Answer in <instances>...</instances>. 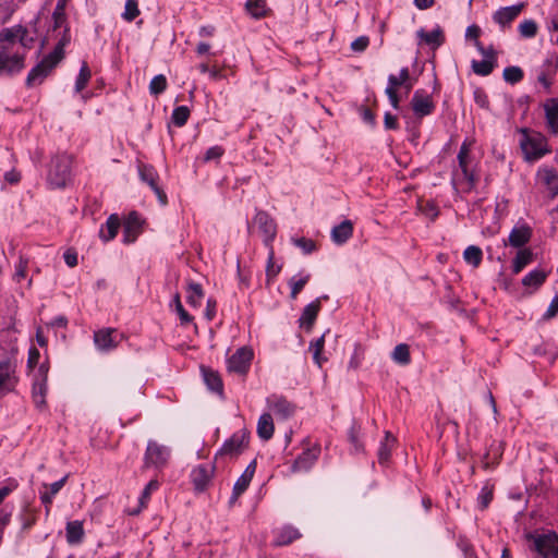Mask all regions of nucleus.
Masks as SVG:
<instances>
[{
  "label": "nucleus",
  "mask_w": 558,
  "mask_h": 558,
  "mask_svg": "<svg viewBox=\"0 0 558 558\" xmlns=\"http://www.w3.org/2000/svg\"><path fill=\"white\" fill-rule=\"evenodd\" d=\"M495 65L496 64L493 63L492 60H482V61L473 60L472 61L473 72L481 76L489 75L493 72Z\"/></svg>",
  "instance_id": "obj_42"
},
{
  "label": "nucleus",
  "mask_w": 558,
  "mask_h": 558,
  "mask_svg": "<svg viewBox=\"0 0 558 558\" xmlns=\"http://www.w3.org/2000/svg\"><path fill=\"white\" fill-rule=\"evenodd\" d=\"M391 357L396 363L400 365H408L411 362L409 345L405 343L396 345Z\"/></svg>",
  "instance_id": "obj_37"
},
{
  "label": "nucleus",
  "mask_w": 558,
  "mask_h": 558,
  "mask_svg": "<svg viewBox=\"0 0 558 558\" xmlns=\"http://www.w3.org/2000/svg\"><path fill=\"white\" fill-rule=\"evenodd\" d=\"M397 439L396 437L390 433H385V438L380 442V446L378 448L377 457L378 462L380 465H387L390 461L391 452L396 446Z\"/></svg>",
  "instance_id": "obj_20"
},
{
  "label": "nucleus",
  "mask_w": 558,
  "mask_h": 558,
  "mask_svg": "<svg viewBox=\"0 0 558 558\" xmlns=\"http://www.w3.org/2000/svg\"><path fill=\"white\" fill-rule=\"evenodd\" d=\"M138 174L143 182L147 183L151 190L155 192L159 203L165 206L168 203L167 195L162 189H160L157 184L158 173L153 166L140 163L138 165Z\"/></svg>",
  "instance_id": "obj_11"
},
{
  "label": "nucleus",
  "mask_w": 558,
  "mask_h": 558,
  "mask_svg": "<svg viewBox=\"0 0 558 558\" xmlns=\"http://www.w3.org/2000/svg\"><path fill=\"white\" fill-rule=\"evenodd\" d=\"M546 119H558V99L551 98L544 106Z\"/></svg>",
  "instance_id": "obj_56"
},
{
  "label": "nucleus",
  "mask_w": 558,
  "mask_h": 558,
  "mask_svg": "<svg viewBox=\"0 0 558 558\" xmlns=\"http://www.w3.org/2000/svg\"><path fill=\"white\" fill-rule=\"evenodd\" d=\"M369 44V39L366 36H361L351 43V49L355 52L364 51Z\"/></svg>",
  "instance_id": "obj_58"
},
{
  "label": "nucleus",
  "mask_w": 558,
  "mask_h": 558,
  "mask_svg": "<svg viewBox=\"0 0 558 558\" xmlns=\"http://www.w3.org/2000/svg\"><path fill=\"white\" fill-rule=\"evenodd\" d=\"M504 80L510 84L520 82L523 77V71L519 66H508L504 70Z\"/></svg>",
  "instance_id": "obj_50"
},
{
  "label": "nucleus",
  "mask_w": 558,
  "mask_h": 558,
  "mask_svg": "<svg viewBox=\"0 0 558 558\" xmlns=\"http://www.w3.org/2000/svg\"><path fill=\"white\" fill-rule=\"evenodd\" d=\"M48 369L46 364H41L33 384L32 398L36 408L39 410L46 408Z\"/></svg>",
  "instance_id": "obj_9"
},
{
  "label": "nucleus",
  "mask_w": 558,
  "mask_h": 558,
  "mask_svg": "<svg viewBox=\"0 0 558 558\" xmlns=\"http://www.w3.org/2000/svg\"><path fill=\"white\" fill-rule=\"evenodd\" d=\"M326 333H324L320 338H318L315 342H312L310 345V350L313 352L314 362L322 367L325 357H322V351L324 349Z\"/></svg>",
  "instance_id": "obj_43"
},
{
  "label": "nucleus",
  "mask_w": 558,
  "mask_h": 558,
  "mask_svg": "<svg viewBox=\"0 0 558 558\" xmlns=\"http://www.w3.org/2000/svg\"><path fill=\"white\" fill-rule=\"evenodd\" d=\"M120 228V218L118 215L112 214L107 219L106 223L99 230V236L102 241L108 242L116 238Z\"/></svg>",
  "instance_id": "obj_25"
},
{
  "label": "nucleus",
  "mask_w": 558,
  "mask_h": 558,
  "mask_svg": "<svg viewBox=\"0 0 558 558\" xmlns=\"http://www.w3.org/2000/svg\"><path fill=\"white\" fill-rule=\"evenodd\" d=\"M417 36L427 45L433 46L434 48L439 47L445 41L444 33L440 27L435 28L432 32H425L424 29H420L417 32Z\"/></svg>",
  "instance_id": "obj_29"
},
{
  "label": "nucleus",
  "mask_w": 558,
  "mask_h": 558,
  "mask_svg": "<svg viewBox=\"0 0 558 558\" xmlns=\"http://www.w3.org/2000/svg\"><path fill=\"white\" fill-rule=\"evenodd\" d=\"M150 499V490H131L126 496L125 512L130 515L138 514Z\"/></svg>",
  "instance_id": "obj_15"
},
{
  "label": "nucleus",
  "mask_w": 558,
  "mask_h": 558,
  "mask_svg": "<svg viewBox=\"0 0 558 558\" xmlns=\"http://www.w3.org/2000/svg\"><path fill=\"white\" fill-rule=\"evenodd\" d=\"M310 274H301L299 276H294L289 280V286L291 288L290 298L295 300L305 284L310 281Z\"/></svg>",
  "instance_id": "obj_36"
},
{
  "label": "nucleus",
  "mask_w": 558,
  "mask_h": 558,
  "mask_svg": "<svg viewBox=\"0 0 558 558\" xmlns=\"http://www.w3.org/2000/svg\"><path fill=\"white\" fill-rule=\"evenodd\" d=\"M524 9V3H519L511 7H505L497 10L494 15L493 20L495 23H497L502 29L510 26L512 21H514L519 14Z\"/></svg>",
  "instance_id": "obj_17"
},
{
  "label": "nucleus",
  "mask_w": 558,
  "mask_h": 558,
  "mask_svg": "<svg viewBox=\"0 0 558 558\" xmlns=\"http://www.w3.org/2000/svg\"><path fill=\"white\" fill-rule=\"evenodd\" d=\"M292 242L300 247L305 254H311L316 250L314 241L306 238L292 239Z\"/></svg>",
  "instance_id": "obj_54"
},
{
  "label": "nucleus",
  "mask_w": 558,
  "mask_h": 558,
  "mask_svg": "<svg viewBox=\"0 0 558 558\" xmlns=\"http://www.w3.org/2000/svg\"><path fill=\"white\" fill-rule=\"evenodd\" d=\"M474 46L477 49V51L484 57V60H492L493 63L496 64V62H497L496 51L494 50V48L492 46L488 48H485L480 40H476L474 43Z\"/></svg>",
  "instance_id": "obj_53"
},
{
  "label": "nucleus",
  "mask_w": 558,
  "mask_h": 558,
  "mask_svg": "<svg viewBox=\"0 0 558 558\" xmlns=\"http://www.w3.org/2000/svg\"><path fill=\"white\" fill-rule=\"evenodd\" d=\"M252 359V350L246 347H242L228 359L227 368L230 373L245 375L248 371Z\"/></svg>",
  "instance_id": "obj_10"
},
{
  "label": "nucleus",
  "mask_w": 558,
  "mask_h": 558,
  "mask_svg": "<svg viewBox=\"0 0 558 558\" xmlns=\"http://www.w3.org/2000/svg\"><path fill=\"white\" fill-rule=\"evenodd\" d=\"M171 457L170 449L156 440H149L145 451V464L147 466L163 468Z\"/></svg>",
  "instance_id": "obj_7"
},
{
  "label": "nucleus",
  "mask_w": 558,
  "mask_h": 558,
  "mask_svg": "<svg viewBox=\"0 0 558 558\" xmlns=\"http://www.w3.org/2000/svg\"><path fill=\"white\" fill-rule=\"evenodd\" d=\"M499 451H500V445H497L493 452L492 451L487 452V454L485 456V459H484V465L486 468H489L497 463V459L500 456Z\"/></svg>",
  "instance_id": "obj_59"
},
{
  "label": "nucleus",
  "mask_w": 558,
  "mask_h": 558,
  "mask_svg": "<svg viewBox=\"0 0 558 558\" xmlns=\"http://www.w3.org/2000/svg\"><path fill=\"white\" fill-rule=\"evenodd\" d=\"M21 35L17 38V48L20 49L21 47L23 50L31 48L34 44V38L28 36L27 29L23 27V34Z\"/></svg>",
  "instance_id": "obj_57"
},
{
  "label": "nucleus",
  "mask_w": 558,
  "mask_h": 558,
  "mask_svg": "<svg viewBox=\"0 0 558 558\" xmlns=\"http://www.w3.org/2000/svg\"><path fill=\"white\" fill-rule=\"evenodd\" d=\"M533 259V253L529 248L520 250L514 259L512 269L514 274H519L526 265H529Z\"/></svg>",
  "instance_id": "obj_35"
},
{
  "label": "nucleus",
  "mask_w": 558,
  "mask_h": 558,
  "mask_svg": "<svg viewBox=\"0 0 558 558\" xmlns=\"http://www.w3.org/2000/svg\"><path fill=\"white\" fill-rule=\"evenodd\" d=\"M84 530L81 521H71L66 524V541L71 545L83 541Z\"/></svg>",
  "instance_id": "obj_30"
},
{
  "label": "nucleus",
  "mask_w": 558,
  "mask_h": 558,
  "mask_svg": "<svg viewBox=\"0 0 558 558\" xmlns=\"http://www.w3.org/2000/svg\"><path fill=\"white\" fill-rule=\"evenodd\" d=\"M320 453L319 447H314L303 451L294 461L293 469L295 471H306L308 470L315 461L318 459Z\"/></svg>",
  "instance_id": "obj_19"
},
{
  "label": "nucleus",
  "mask_w": 558,
  "mask_h": 558,
  "mask_svg": "<svg viewBox=\"0 0 558 558\" xmlns=\"http://www.w3.org/2000/svg\"><path fill=\"white\" fill-rule=\"evenodd\" d=\"M281 270V266L275 264V253L271 245L269 246L268 260L266 266V277L269 282L272 280Z\"/></svg>",
  "instance_id": "obj_45"
},
{
  "label": "nucleus",
  "mask_w": 558,
  "mask_h": 558,
  "mask_svg": "<svg viewBox=\"0 0 558 558\" xmlns=\"http://www.w3.org/2000/svg\"><path fill=\"white\" fill-rule=\"evenodd\" d=\"M142 221L140 216L136 213H131L123 228V241L124 243H132L136 240L137 235L141 232Z\"/></svg>",
  "instance_id": "obj_18"
},
{
  "label": "nucleus",
  "mask_w": 558,
  "mask_h": 558,
  "mask_svg": "<svg viewBox=\"0 0 558 558\" xmlns=\"http://www.w3.org/2000/svg\"><path fill=\"white\" fill-rule=\"evenodd\" d=\"M532 547L543 558H558V535L554 532L531 534Z\"/></svg>",
  "instance_id": "obj_4"
},
{
  "label": "nucleus",
  "mask_w": 558,
  "mask_h": 558,
  "mask_svg": "<svg viewBox=\"0 0 558 558\" xmlns=\"http://www.w3.org/2000/svg\"><path fill=\"white\" fill-rule=\"evenodd\" d=\"M300 537H301V534L295 527L284 526L278 533V536L275 541V545L276 546L289 545L290 543H292L293 541H295Z\"/></svg>",
  "instance_id": "obj_32"
},
{
  "label": "nucleus",
  "mask_w": 558,
  "mask_h": 558,
  "mask_svg": "<svg viewBox=\"0 0 558 558\" xmlns=\"http://www.w3.org/2000/svg\"><path fill=\"white\" fill-rule=\"evenodd\" d=\"M274 430L275 426L271 415L269 413L262 414L257 422V435L264 440H269L274 435Z\"/></svg>",
  "instance_id": "obj_27"
},
{
  "label": "nucleus",
  "mask_w": 558,
  "mask_h": 558,
  "mask_svg": "<svg viewBox=\"0 0 558 558\" xmlns=\"http://www.w3.org/2000/svg\"><path fill=\"white\" fill-rule=\"evenodd\" d=\"M223 154V149L220 146H213L205 153L204 160L210 161L219 159Z\"/></svg>",
  "instance_id": "obj_60"
},
{
  "label": "nucleus",
  "mask_w": 558,
  "mask_h": 558,
  "mask_svg": "<svg viewBox=\"0 0 558 558\" xmlns=\"http://www.w3.org/2000/svg\"><path fill=\"white\" fill-rule=\"evenodd\" d=\"M173 304H174V308H175V312L178 313L179 317H180V320H181V324H189L192 322V316L184 310L182 303H181V299H180V294L177 293L173 298Z\"/></svg>",
  "instance_id": "obj_51"
},
{
  "label": "nucleus",
  "mask_w": 558,
  "mask_h": 558,
  "mask_svg": "<svg viewBox=\"0 0 558 558\" xmlns=\"http://www.w3.org/2000/svg\"><path fill=\"white\" fill-rule=\"evenodd\" d=\"M532 232L527 226L515 227L509 234V244L513 247H521L531 239Z\"/></svg>",
  "instance_id": "obj_24"
},
{
  "label": "nucleus",
  "mask_w": 558,
  "mask_h": 558,
  "mask_svg": "<svg viewBox=\"0 0 558 558\" xmlns=\"http://www.w3.org/2000/svg\"><path fill=\"white\" fill-rule=\"evenodd\" d=\"M547 278V272L542 269H534L530 271L524 278L522 279V284L525 287H531L534 289H537L543 284V282Z\"/></svg>",
  "instance_id": "obj_33"
},
{
  "label": "nucleus",
  "mask_w": 558,
  "mask_h": 558,
  "mask_svg": "<svg viewBox=\"0 0 558 558\" xmlns=\"http://www.w3.org/2000/svg\"><path fill=\"white\" fill-rule=\"evenodd\" d=\"M71 159L68 156H58L51 161L48 173V183L53 189L64 187L70 180Z\"/></svg>",
  "instance_id": "obj_3"
},
{
  "label": "nucleus",
  "mask_w": 558,
  "mask_h": 558,
  "mask_svg": "<svg viewBox=\"0 0 558 558\" xmlns=\"http://www.w3.org/2000/svg\"><path fill=\"white\" fill-rule=\"evenodd\" d=\"M214 474V464H201L192 470L191 480L195 488H204L205 486L216 485Z\"/></svg>",
  "instance_id": "obj_13"
},
{
  "label": "nucleus",
  "mask_w": 558,
  "mask_h": 558,
  "mask_svg": "<svg viewBox=\"0 0 558 558\" xmlns=\"http://www.w3.org/2000/svg\"><path fill=\"white\" fill-rule=\"evenodd\" d=\"M411 105L414 114L418 118L430 114L435 109L432 97L422 89H418L414 93Z\"/></svg>",
  "instance_id": "obj_14"
},
{
  "label": "nucleus",
  "mask_w": 558,
  "mask_h": 558,
  "mask_svg": "<svg viewBox=\"0 0 558 558\" xmlns=\"http://www.w3.org/2000/svg\"><path fill=\"white\" fill-rule=\"evenodd\" d=\"M270 409L276 415L286 420L294 413V405L283 398H272L268 400Z\"/></svg>",
  "instance_id": "obj_23"
},
{
  "label": "nucleus",
  "mask_w": 558,
  "mask_h": 558,
  "mask_svg": "<svg viewBox=\"0 0 558 558\" xmlns=\"http://www.w3.org/2000/svg\"><path fill=\"white\" fill-rule=\"evenodd\" d=\"M386 95L388 96V99L391 104V106L395 108V109H398L399 108V96L397 94V89L396 88H392V87H389L387 86L386 90H385Z\"/></svg>",
  "instance_id": "obj_62"
},
{
  "label": "nucleus",
  "mask_w": 558,
  "mask_h": 558,
  "mask_svg": "<svg viewBox=\"0 0 558 558\" xmlns=\"http://www.w3.org/2000/svg\"><path fill=\"white\" fill-rule=\"evenodd\" d=\"M26 268H27V259H25L21 256L20 262L16 266L15 274H14V279L16 281H21L25 277Z\"/></svg>",
  "instance_id": "obj_61"
},
{
  "label": "nucleus",
  "mask_w": 558,
  "mask_h": 558,
  "mask_svg": "<svg viewBox=\"0 0 558 558\" xmlns=\"http://www.w3.org/2000/svg\"><path fill=\"white\" fill-rule=\"evenodd\" d=\"M23 34V26L4 28L0 32V45H8L11 49L17 48V38Z\"/></svg>",
  "instance_id": "obj_26"
},
{
  "label": "nucleus",
  "mask_w": 558,
  "mask_h": 558,
  "mask_svg": "<svg viewBox=\"0 0 558 558\" xmlns=\"http://www.w3.org/2000/svg\"><path fill=\"white\" fill-rule=\"evenodd\" d=\"M538 177L553 195L556 196L558 194V172L551 168H543L538 171Z\"/></svg>",
  "instance_id": "obj_28"
},
{
  "label": "nucleus",
  "mask_w": 558,
  "mask_h": 558,
  "mask_svg": "<svg viewBox=\"0 0 558 558\" xmlns=\"http://www.w3.org/2000/svg\"><path fill=\"white\" fill-rule=\"evenodd\" d=\"M353 234V225L350 220H343L331 230V239L338 244H344Z\"/></svg>",
  "instance_id": "obj_22"
},
{
  "label": "nucleus",
  "mask_w": 558,
  "mask_h": 558,
  "mask_svg": "<svg viewBox=\"0 0 558 558\" xmlns=\"http://www.w3.org/2000/svg\"><path fill=\"white\" fill-rule=\"evenodd\" d=\"M469 153H470L469 145L466 143H464L461 146L460 151L458 154V160H459V166L462 170L463 177L470 184H473L475 182V178H474V174L469 170V167H468Z\"/></svg>",
  "instance_id": "obj_31"
},
{
  "label": "nucleus",
  "mask_w": 558,
  "mask_h": 558,
  "mask_svg": "<svg viewBox=\"0 0 558 558\" xmlns=\"http://www.w3.org/2000/svg\"><path fill=\"white\" fill-rule=\"evenodd\" d=\"M203 375H204V380L210 390L216 391V392L222 391V381H221L220 376L216 372H214L211 369L203 368Z\"/></svg>",
  "instance_id": "obj_38"
},
{
  "label": "nucleus",
  "mask_w": 558,
  "mask_h": 558,
  "mask_svg": "<svg viewBox=\"0 0 558 558\" xmlns=\"http://www.w3.org/2000/svg\"><path fill=\"white\" fill-rule=\"evenodd\" d=\"M408 81H410V71L408 68H402L398 76L392 74L388 76V86L397 89V87L407 84Z\"/></svg>",
  "instance_id": "obj_44"
},
{
  "label": "nucleus",
  "mask_w": 558,
  "mask_h": 558,
  "mask_svg": "<svg viewBox=\"0 0 558 558\" xmlns=\"http://www.w3.org/2000/svg\"><path fill=\"white\" fill-rule=\"evenodd\" d=\"M255 470H256V461H252L246 466V469L244 470L242 475L234 483L233 488H247V486L250 485V483L254 476Z\"/></svg>",
  "instance_id": "obj_40"
},
{
  "label": "nucleus",
  "mask_w": 558,
  "mask_h": 558,
  "mask_svg": "<svg viewBox=\"0 0 558 558\" xmlns=\"http://www.w3.org/2000/svg\"><path fill=\"white\" fill-rule=\"evenodd\" d=\"M190 117V109L186 106L177 107L172 112V122L177 126H183Z\"/></svg>",
  "instance_id": "obj_47"
},
{
  "label": "nucleus",
  "mask_w": 558,
  "mask_h": 558,
  "mask_svg": "<svg viewBox=\"0 0 558 558\" xmlns=\"http://www.w3.org/2000/svg\"><path fill=\"white\" fill-rule=\"evenodd\" d=\"M254 222L258 226V229L264 235L265 245L270 246L277 233L275 221L267 213L258 211L254 218Z\"/></svg>",
  "instance_id": "obj_16"
},
{
  "label": "nucleus",
  "mask_w": 558,
  "mask_h": 558,
  "mask_svg": "<svg viewBox=\"0 0 558 558\" xmlns=\"http://www.w3.org/2000/svg\"><path fill=\"white\" fill-rule=\"evenodd\" d=\"M558 314V295L554 298L551 303L549 304L546 313L544 314L545 319H550Z\"/></svg>",
  "instance_id": "obj_63"
},
{
  "label": "nucleus",
  "mask_w": 558,
  "mask_h": 558,
  "mask_svg": "<svg viewBox=\"0 0 558 558\" xmlns=\"http://www.w3.org/2000/svg\"><path fill=\"white\" fill-rule=\"evenodd\" d=\"M480 35H481V28L475 24L470 25L465 31V38L474 39V43L476 40H478Z\"/></svg>",
  "instance_id": "obj_64"
},
{
  "label": "nucleus",
  "mask_w": 558,
  "mask_h": 558,
  "mask_svg": "<svg viewBox=\"0 0 558 558\" xmlns=\"http://www.w3.org/2000/svg\"><path fill=\"white\" fill-rule=\"evenodd\" d=\"M140 14L138 4L136 0H126L124 7L123 17L131 22Z\"/></svg>",
  "instance_id": "obj_52"
},
{
  "label": "nucleus",
  "mask_w": 558,
  "mask_h": 558,
  "mask_svg": "<svg viewBox=\"0 0 558 558\" xmlns=\"http://www.w3.org/2000/svg\"><path fill=\"white\" fill-rule=\"evenodd\" d=\"M483 253L478 246L470 245L463 252L464 260L473 267H478L482 262Z\"/></svg>",
  "instance_id": "obj_39"
},
{
  "label": "nucleus",
  "mask_w": 558,
  "mask_h": 558,
  "mask_svg": "<svg viewBox=\"0 0 558 558\" xmlns=\"http://www.w3.org/2000/svg\"><path fill=\"white\" fill-rule=\"evenodd\" d=\"M250 433L246 429H241L234 433L228 440L225 441L220 450L216 454V459L221 457L234 458L242 453L248 445Z\"/></svg>",
  "instance_id": "obj_6"
},
{
  "label": "nucleus",
  "mask_w": 558,
  "mask_h": 558,
  "mask_svg": "<svg viewBox=\"0 0 558 558\" xmlns=\"http://www.w3.org/2000/svg\"><path fill=\"white\" fill-rule=\"evenodd\" d=\"M245 8L247 12L255 19H259L266 14L265 0H247Z\"/></svg>",
  "instance_id": "obj_41"
},
{
  "label": "nucleus",
  "mask_w": 558,
  "mask_h": 558,
  "mask_svg": "<svg viewBox=\"0 0 558 558\" xmlns=\"http://www.w3.org/2000/svg\"><path fill=\"white\" fill-rule=\"evenodd\" d=\"M320 311V299H316L308 305H306L302 312L300 317L301 327H305L307 330H311L316 317Z\"/></svg>",
  "instance_id": "obj_21"
},
{
  "label": "nucleus",
  "mask_w": 558,
  "mask_h": 558,
  "mask_svg": "<svg viewBox=\"0 0 558 558\" xmlns=\"http://www.w3.org/2000/svg\"><path fill=\"white\" fill-rule=\"evenodd\" d=\"M122 339L123 335L114 328H102L94 332V343L101 352L114 350Z\"/></svg>",
  "instance_id": "obj_8"
},
{
  "label": "nucleus",
  "mask_w": 558,
  "mask_h": 558,
  "mask_svg": "<svg viewBox=\"0 0 558 558\" xmlns=\"http://www.w3.org/2000/svg\"><path fill=\"white\" fill-rule=\"evenodd\" d=\"M537 24L533 20H524L519 25V33L524 38H532L537 33Z\"/></svg>",
  "instance_id": "obj_46"
},
{
  "label": "nucleus",
  "mask_w": 558,
  "mask_h": 558,
  "mask_svg": "<svg viewBox=\"0 0 558 558\" xmlns=\"http://www.w3.org/2000/svg\"><path fill=\"white\" fill-rule=\"evenodd\" d=\"M25 53L0 45V76H12L24 69Z\"/></svg>",
  "instance_id": "obj_2"
},
{
  "label": "nucleus",
  "mask_w": 558,
  "mask_h": 558,
  "mask_svg": "<svg viewBox=\"0 0 558 558\" xmlns=\"http://www.w3.org/2000/svg\"><path fill=\"white\" fill-rule=\"evenodd\" d=\"M70 43L69 32L65 29L62 38L59 40L53 51L45 57L36 66H34L26 78V85L33 87L39 85L50 74L52 69L63 59L64 47Z\"/></svg>",
  "instance_id": "obj_1"
},
{
  "label": "nucleus",
  "mask_w": 558,
  "mask_h": 558,
  "mask_svg": "<svg viewBox=\"0 0 558 558\" xmlns=\"http://www.w3.org/2000/svg\"><path fill=\"white\" fill-rule=\"evenodd\" d=\"M16 384L15 366L10 361L0 363V397L13 391Z\"/></svg>",
  "instance_id": "obj_12"
},
{
  "label": "nucleus",
  "mask_w": 558,
  "mask_h": 558,
  "mask_svg": "<svg viewBox=\"0 0 558 558\" xmlns=\"http://www.w3.org/2000/svg\"><path fill=\"white\" fill-rule=\"evenodd\" d=\"M204 298V292L202 286L196 282H190L187 286V295L186 301L193 307L201 306L202 300Z\"/></svg>",
  "instance_id": "obj_34"
},
{
  "label": "nucleus",
  "mask_w": 558,
  "mask_h": 558,
  "mask_svg": "<svg viewBox=\"0 0 558 558\" xmlns=\"http://www.w3.org/2000/svg\"><path fill=\"white\" fill-rule=\"evenodd\" d=\"M167 88V78L165 75L159 74L153 77L149 83V92L151 95H159Z\"/></svg>",
  "instance_id": "obj_49"
},
{
  "label": "nucleus",
  "mask_w": 558,
  "mask_h": 558,
  "mask_svg": "<svg viewBox=\"0 0 558 558\" xmlns=\"http://www.w3.org/2000/svg\"><path fill=\"white\" fill-rule=\"evenodd\" d=\"M90 78V70L87 65V63H83L82 68L80 70L78 76L75 82V90L77 93L82 92L85 86L87 85L88 81Z\"/></svg>",
  "instance_id": "obj_48"
},
{
  "label": "nucleus",
  "mask_w": 558,
  "mask_h": 558,
  "mask_svg": "<svg viewBox=\"0 0 558 558\" xmlns=\"http://www.w3.org/2000/svg\"><path fill=\"white\" fill-rule=\"evenodd\" d=\"M364 356V350L360 344L354 345V352L349 362V368L357 369Z\"/></svg>",
  "instance_id": "obj_55"
},
{
  "label": "nucleus",
  "mask_w": 558,
  "mask_h": 558,
  "mask_svg": "<svg viewBox=\"0 0 558 558\" xmlns=\"http://www.w3.org/2000/svg\"><path fill=\"white\" fill-rule=\"evenodd\" d=\"M520 146L524 158L527 161H535L542 158L548 150L545 147L544 138L539 135L531 136L526 130H522Z\"/></svg>",
  "instance_id": "obj_5"
}]
</instances>
